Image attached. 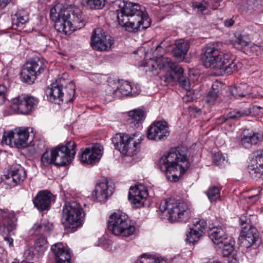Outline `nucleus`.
I'll return each instance as SVG.
<instances>
[{
	"mask_svg": "<svg viewBox=\"0 0 263 263\" xmlns=\"http://www.w3.org/2000/svg\"><path fill=\"white\" fill-rule=\"evenodd\" d=\"M220 42L211 43L206 45L202 56L203 64L206 68H213L220 74H231L242 67L238 59H232L229 52L222 51Z\"/></svg>",
	"mask_w": 263,
	"mask_h": 263,
	"instance_id": "1",
	"label": "nucleus"
},
{
	"mask_svg": "<svg viewBox=\"0 0 263 263\" xmlns=\"http://www.w3.org/2000/svg\"><path fill=\"white\" fill-rule=\"evenodd\" d=\"M114 6L119 8L116 11L119 24L129 31L145 29L150 26V19L144 7L121 1H116Z\"/></svg>",
	"mask_w": 263,
	"mask_h": 263,
	"instance_id": "2",
	"label": "nucleus"
},
{
	"mask_svg": "<svg viewBox=\"0 0 263 263\" xmlns=\"http://www.w3.org/2000/svg\"><path fill=\"white\" fill-rule=\"evenodd\" d=\"M159 165L168 180L181 179L190 167L186 147L181 146L171 148L167 154L161 157Z\"/></svg>",
	"mask_w": 263,
	"mask_h": 263,
	"instance_id": "3",
	"label": "nucleus"
},
{
	"mask_svg": "<svg viewBox=\"0 0 263 263\" xmlns=\"http://www.w3.org/2000/svg\"><path fill=\"white\" fill-rule=\"evenodd\" d=\"M61 4H57L50 9V16L54 22V28L64 34H70L85 25L82 12L79 9L72 12L63 9Z\"/></svg>",
	"mask_w": 263,
	"mask_h": 263,
	"instance_id": "4",
	"label": "nucleus"
},
{
	"mask_svg": "<svg viewBox=\"0 0 263 263\" xmlns=\"http://www.w3.org/2000/svg\"><path fill=\"white\" fill-rule=\"evenodd\" d=\"M159 214L171 222L186 221L191 216V211L189 203L170 199L161 202Z\"/></svg>",
	"mask_w": 263,
	"mask_h": 263,
	"instance_id": "5",
	"label": "nucleus"
},
{
	"mask_svg": "<svg viewBox=\"0 0 263 263\" xmlns=\"http://www.w3.org/2000/svg\"><path fill=\"white\" fill-rule=\"evenodd\" d=\"M108 228L116 236L129 237L134 234L135 227L128 216L121 211L112 214L108 220Z\"/></svg>",
	"mask_w": 263,
	"mask_h": 263,
	"instance_id": "6",
	"label": "nucleus"
},
{
	"mask_svg": "<svg viewBox=\"0 0 263 263\" xmlns=\"http://www.w3.org/2000/svg\"><path fill=\"white\" fill-rule=\"evenodd\" d=\"M64 80H57L48 89L49 98L51 102L60 104L72 100L75 93V85L70 82L64 87Z\"/></svg>",
	"mask_w": 263,
	"mask_h": 263,
	"instance_id": "7",
	"label": "nucleus"
},
{
	"mask_svg": "<svg viewBox=\"0 0 263 263\" xmlns=\"http://www.w3.org/2000/svg\"><path fill=\"white\" fill-rule=\"evenodd\" d=\"M143 138L136 134L129 135L118 134L112 140L115 148L125 156H132L136 154Z\"/></svg>",
	"mask_w": 263,
	"mask_h": 263,
	"instance_id": "8",
	"label": "nucleus"
},
{
	"mask_svg": "<svg viewBox=\"0 0 263 263\" xmlns=\"http://www.w3.org/2000/svg\"><path fill=\"white\" fill-rule=\"evenodd\" d=\"M83 213L81 205L75 201L65 203L62 210V223L69 228H76L82 225Z\"/></svg>",
	"mask_w": 263,
	"mask_h": 263,
	"instance_id": "9",
	"label": "nucleus"
},
{
	"mask_svg": "<svg viewBox=\"0 0 263 263\" xmlns=\"http://www.w3.org/2000/svg\"><path fill=\"white\" fill-rule=\"evenodd\" d=\"M77 144L70 141L65 145L58 146L53 148L54 165L65 166L71 163L76 154Z\"/></svg>",
	"mask_w": 263,
	"mask_h": 263,
	"instance_id": "10",
	"label": "nucleus"
},
{
	"mask_svg": "<svg viewBox=\"0 0 263 263\" xmlns=\"http://www.w3.org/2000/svg\"><path fill=\"white\" fill-rule=\"evenodd\" d=\"M28 128L20 127L14 131L5 132L2 139L3 144L17 148L24 147L27 145L29 137Z\"/></svg>",
	"mask_w": 263,
	"mask_h": 263,
	"instance_id": "11",
	"label": "nucleus"
},
{
	"mask_svg": "<svg viewBox=\"0 0 263 263\" xmlns=\"http://www.w3.org/2000/svg\"><path fill=\"white\" fill-rule=\"evenodd\" d=\"M46 66L43 60L35 58L27 62L21 75L22 81L29 84H32L37 77L43 73Z\"/></svg>",
	"mask_w": 263,
	"mask_h": 263,
	"instance_id": "12",
	"label": "nucleus"
},
{
	"mask_svg": "<svg viewBox=\"0 0 263 263\" xmlns=\"http://www.w3.org/2000/svg\"><path fill=\"white\" fill-rule=\"evenodd\" d=\"M38 103L34 97L21 95L12 100L10 107L17 114L26 115L34 110Z\"/></svg>",
	"mask_w": 263,
	"mask_h": 263,
	"instance_id": "13",
	"label": "nucleus"
},
{
	"mask_svg": "<svg viewBox=\"0 0 263 263\" xmlns=\"http://www.w3.org/2000/svg\"><path fill=\"white\" fill-rule=\"evenodd\" d=\"M144 67L146 72H154L157 69H161L164 67H168L171 70L168 73L176 72L180 67L178 64L173 62L170 58L164 56L157 57L156 59H149L145 62Z\"/></svg>",
	"mask_w": 263,
	"mask_h": 263,
	"instance_id": "14",
	"label": "nucleus"
},
{
	"mask_svg": "<svg viewBox=\"0 0 263 263\" xmlns=\"http://www.w3.org/2000/svg\"><path fill=\"white\" fill-rule=\"evenodd\" d=\"M118 84L116 87H112L111 85L107 87L106 92L108 95L120 98L129 95L136 96L140 91L139 86L136 85L133 86L129 82H119Z\"/></svg>",
	"mask_w": 263,
	"mask_h": 263,
	"instance_id": "15",
	"label": "nucleus"
},
{
	"mask_svg": "<svg viewBox=\"0 0 263 263\" xmlns=\"http://www.w3.org/2000/svg\"><path fill=\"white\" fill-rule=\"evenodd\" d=\"M90 44L94 50L102 51L109 50L113 43L111 37H107L102 28H98L93 30Z\"/></svg>",
	"mask_w": 263,
	"mask_h": 263,
	"instance_id": "16",
	"label": "nucleus"
},
{
	"mask_svg": "<svg viewBox=\"0 0 263 263\" xmlns=\"http://www.w3.org/2000/svg\"><path fill=\"white\" fill-rule=\"evenodd\" d=\"M147 196V187L143 183H139L129 188L128 200L136 208L142 206Z\"/></svg>",
	"mask_w": 263,
	"mask_h": 263,
	"instance_id": "17",
	"label": "nucleus"
},
{
	"mask_svg": "<svg viewBox=\"0 0 263 263\" xmlns=\"http://www.w3.org/2000/svg\"><path fill=\"white\" fill-rule=\"evenodd\" d=\"M102 150L99 144L82 149L78 154L79 159L83 163L92 164L101 159Z\"/></svg>",
	"mask_w": 263,
	"mask_h": 263,
	"instance_id": "18",
	"label": "nucleus"
},
{
	"mask_svg": "<svg viewBox=\"0 0 263 263\" xmlns=\"http://www.w3.org/2000/svg\"><path fill=\"white\" fill-rule=\"evenodd\" d=\"M170 131L167 124L165 121L154 123L148 128L147 138L149 139L159 141L168 136Z\"/></svg>",
	"mask_w": 263,
	"mask_h": 263,
	"instance_id": "19",
	"label": "nucleus"
},
{
	"mask_svg": "<svg viewBox=\"0 0 263 263\" xmlns=\"http://www.w3.org/2000/svg\"><path fill=\"white\" fill-rule=\"evenodd\" d=\"M115 190L114 182H99L92 192V195L97 201L104 202L111 195Z\"/></svg>",
	"mask_w": 263,
	"mask_h": 263,
	"instance_id": "20",
	"label": "nucleus"
},
{
	"mask_svg": "<svg viewBox=\"0 0 263 263\" xmlns=\"http://www.w3.org/2000/svg\"><path fill=\"white\" fill-rule=\"evenodd\" d=\"M54 200V196L50 192L43 190L36 194L33 202L38 210L43 211L49 209L51 201Z\"/></svg>",
	"mask_w": 263,
	"mask_h": 263,
	"instance_id": "21",
	"label": "nucleus"
},
{
	"mask_svg": "<svg viewBox=\"0 0 263 263\" xmlns=\"http://www.w3.org/2000/svg\"><path fill=\"white\" fill-rule=\"evenodd\" d=\"M51 250L54 255L55 263H70L71 256L69 250L62 243L53 245Z\"/></svg>",
	"mask_w": 263,
	"mask_h": 263,
	"instance_id": "22",
	"label": "nucleus"
},
{
	"mask_svg": "<svg viewBox=\"0 0 263 263\" xmlns=\"http://www.w3.org/2000/svg\"><path fill=\"white\" fill-rule=\"evenodd\" d=\"M166 83H175L177 82L179 85L186 91L190 89V82L189 80L184 76L183 70L181 67L174 73H167L165 76Z\"/></svg>",
	"mask_w": 263,
	"mask_h": 263,
	"instance_id": "23",
	"label": "nucleus"
},
{
	"mask_svg": "<svg viewBox=\"0 0 263 263\" xmlns=\"http://www.w3.org/2000/svg\"><path fill=\"white\" fill-rule=\"evenodd\" d=\"M258 235L256 228L250 226L249 229L245 227L241 232L240 240L242 246L248 248L253 245L258 240Z\"/></svg>",
	"mask_w": 263,
	"mask_h": 263,
	"instance_id": "24",
	"label": "nucleus"
},
{
	"mask_svg": "<svg viewBox=\"0 0 263 263\" xmlns=\"http://www.w3.org/2000/svg\"><path fill=\"white\" fill-rule=\"evenodd\" d=\"M209 236L216 246L223 243L228 239L226 228L223 226H213L210 228Z\"/></svg>",
	"mask_w": 263,
	"mask_h": 263,
	"instance_id": "25",
	"label": "nucleus"
},
{
	"mask_svg": "<svg viewBox=\"0 0 263 263\" xmlns=\"http://www.w3.org/2000/svg\"><path fill=\"white\" fill-rule=\"evenodd\" d=\"M263 136L259 133L244 130L241 138V144L246 148H250L262 140Z\"/></svg>",
	"mask_w": 263,
	"mask_h": 263,
	"instance_id": "26",
	"label": "nucleus"
},
{
	"mask_svg": "<svg viewBox=\"0 0 263 263\" xmlns=\"http://www.w3.org/2000/svg\"><path fill=\"white\" fill-rule=\"evenodd\" d=\"M52 225L48 221L42 220L34 224L30 230V232L35 235H41L45 236L48 235L52 230Z\"/></svg>",
	"mask_w": 263,
	"mask_h": 263,
	"instance_id": "27",
	"label": "nucleus"
},
{
	"mask_svg": "<svg viewBox=\"0 0 263 263\" xmlns=\"http://www.w3.org/2000/svg\"><path fill=\"white\" fill-rule=\"evenodd\" d=\"M145 118L144 112L141 109H135L128 112L127 122L132 127L137 128Z\"/></svg>",
	"mask_w": 263,
	"mask_h": 263,
	"instance_id": "28",
	"label": "nucleus"
},
{
	"mask_svg": "<svg viewBox=\"0 0 263 263\" xmlns=\"http://www.w3.org/2000/svg\"><path fill=\"white\" fill-rule=\"evenodd\" d=\"M256 165L250 166L252 175L256 174L260 176L263 173V149H258L254 152Z\"/></svg>",
	"mask_w": 263,
	"mask_h": 263,
	"instance_id": "29",
	"label": "nucleus"
},
{
	"mask_svg": "<svg viewBox=\"0 0 263 263\" xmlns=\"http://www.w3.org/2000/svg\"><path fill=\"white\" fill-rule=\"evenodd\" d=\"M6 220L7 224L2 223L0 224V234L3 236L7 235L16 229V218L14 213L13 216H8Z\"/></svg>",
	"mask_w": 263,
	"mask_h": 263,
	"instance_id": "30",
	"label": "nucleus"
},
{
	"mask_svg": "<svg viewBox=\"0 0 263 263\" xmlns=\"http://www.w3.org/2000/svg\"><path fill=\"white\" fill-rule=\"evenodd\" d=\"M251 113L250 108H246L245 109L234 110L230 112L226 117H221L218 119L220 120L219 123H222L229 120H238L241 117H246L249 116Z\"/></svg>",
	"mask_w": 263,
	"mask_h": 263,
	"instance_id": "31",
	"label": "nucleus"
},
{
	"mask_svg": "<svg viewBox=\"0 0 263 263\" xmlns=\"http://www.w3.org/2000/svg\"><path fill=\"white\" fill-rule=\"evenodd\" d=\"M251 88L246 83L240 84L232 88L231 92L237 99L245 97L251 93Z\"/></svg>",
	"mask_w": 263,
	"mask_h": 263,
	"instance_id": "32",
	"label": "nucleus"
},
{
	"mask_svg": "<svg viewBox=\"0 0 263 263\" xmlns=\"http://www.w3.org/2000/svg\"><path fill=\"white\" fill-rule=\"evenodd\" d=\"M26 173L22 168H17L5 174L2 180H8L12 178V181H24L25 179Z\"/></svg>",
	"mask_w": 263,
	"mask_h": 263,
	"instance_id": "33",
	"label": "nucleus"
},
{
	"mask_svg": "<svg viewBox=\"0 0 263 263\" xmlns=\"http://www.w3.org/2000/svg\"><path fill=\"white\" fill-rule=\"evenodd\" d=\"M251 43L248 36L241 34L235 35V39L233 41L234 46L238 49H242L244 47L249 46Z\"/></svg>",
	"mask_w": 263,
	"mask_h": 263,
	"instance_id": "34",
	"label": "nucleus"
},
{
	"mask_svg": "<svg viewBox=\"0 0 263 263\" xmlns=\"http://www.w3.org/2000/svg\"><path fill=\"white\" fill-rule=\"evenodd\" d=\"M202 235L201 232L191 228L186 234V238L185 241L189 244H194L200 239Z\"/></svg>",
	"mask_w": 263,
	"mask_h": 263,
	"instance_id": "35",
	"label": "nucleus"
},
{
	"mask_svg": "<svg viewBox=\"0 0 263 263\" xmlns=\"http://www.w3.org/2000/svg\"><path fill=\"white\" fill-rule=\"evenodd\" d=\"M24 254L26 258L29 259H37L42 256L43 254L38 249H36V248L34 246L26 249Z\"/></svg>",
	"mask_w": 263,
	"mask_h": 263,
	"instance_id": "36",
	"label": "nucleus"
},
{
	"mask_svg": "<svg viewBox=\"0 0 263 263\" xmlns=\"http://www.w3.org/2000/svg\"><path fill=\"white\" fill-rule=\"evenodd\" d=\"M217 246L221 249V253L224 256H228L234 251V247L230 240L228 239L220 245Z\"/></svg>",
	"mask_w": 263,
	"mask_h": 263,
	"instance_id": "37",
	"label": "nucleus"
},
{
	"mask_svg": "<svg viewBox=\"0 0 263 263\" xmlns=\"http://www.w3.org/2000/svg\"><path fill=\"white\" fill-rule=\"evenodd\" d=\"M88 9H100L104 7L105 0H84Z\"/></svg>",
	"mask_w": 263,
	"mask_h": 263,
	"instance_id": "38",
	"label": "nucleus"
},
{
	"mask_svg": "<svg viewBox=\"0 0 263 263\" xmlns=\"http://www.w3.org/2000/svg\"><path fill=\"white\" fill-rule=\"evenodd\" d=\"M53 156V148L51 149L50 152L46 151L42 156V163L45 166H47L52 163L54 164Z\"/></svg>",
	"mask_w": 263,
	"mask_h": 263,
	"instance_id": "39",
	"label": "nucleus"
},
{
	"mask_svg": "<svg viewBox=\"0 0 263 263\" xmlns=\"http://www.w3.org/2000/svg\"><path fill=\"white\" fill-rule=\"evenodd\" d=\"M34 246L44 254L48 247L47 241L44 236H41L35 240Z\"/></svg>",
	"mask_w": 263,
	"mask_h": 263,
	"instance_id": "40",
	"label": "nucleus"
},
{
	"mask_svg": "<svg viewBox=\"0 0 263 263\" xmlns=\"http://www.w3.org/2000/svg\"><path fill=\"white\" fill-rule=\"evenodd\" d=\"M206 195L211 202L214 201L220 197V190L217 186H212L209 189Z\"/></svg>",
	"mask_w": 263,
	"mask_h": 263,
	"instance_id": "41",
	"label": "nucleus"
},
{
	"mask_svg": "<svg viewBox=\"0 0 263 263\" xmlns=\"http://www.w3.org/2000/svg\"><path fill=\"white\" fill-rule=\"evenodd\" d=\"M213 161L215 165L221 166L225 165L228 163L227 157L219 153L215 154Z\"/></svg>",
	"mask_w": 263,
	"mask_h": 263,
	"instance_id": "42",
	"label": "nucleus"
},
{
	"mask_svg": "<svg viewBox=\"0 0 263 263\" xmlns=\"http://www.w3.org/2000/svg\"><path fill=\"white\" fill-rule=\"evenodd\" d=\"M249 7L255 10H261L263 7V0H246Z\"/></svg>",
	"mask_w": 263,
	"mask_h": 263,
	"instance_id": "43",
	"label": "nucleus"
},
{
	"mask_svg": "<svg viewBox=\"0 0 263 263\" xmlns=\"http://www.w3.org/2000/svg\"><path fill=\"white\" fill-rule=\"evenodd\" d=\"M15 17L13 20V24L17 26H21L28 20V16L27 15H21V13H17Z\"/></svg>",
	"mask_w": 263,
	"mask_h": 263,
	"instance_id": "44",
	"label": "nucleus"
},
{
	"mask_svg": "<svg viewBox=\"0 0 263 263\" xmlns=\"http://www.w3.org/2000/svg\"><path fill=\"white\" fill-rule=\"evenodd\" d=\"M176 47L175 48H179V51L183 52H188L190 45L187 41H185L183 40H180L176 42Z\"/></svg>",
	"mask_w": 263,
	"mask_h": 263,
	"instance_id": "45",
	"label": "nucleus"
},
{
	"mask_svg": "<svg viewBox=\"0 0 263 263\" xmlns=\"http://www.w3.org/2000/svg\"><path fill=\"white\" fill-rule=\"evenodd\" d=\"M192 7L194 9L197 10L198 12L202 13L205 10L208 9V7L206 4H205V0H203L202 2H195L192 3Z\"/></svg>",
	"mask_w": 263,
	"mask_h": 263,
	"instance_id": "46",
	"label": "nucleus"
},
{
	"mask_svg": "<svg viewBox=\"0 0 263 263\" xmlns=\"http://www.w3.org/2000/svg\"><path fill=\"white\" fill-rule=\"evenodd\" d=\"M179 48H174L173 50V56L178 62H182L185 58L187 52L179 51Z\"/></svg>",
	"mask_w": 263,
	"mask_h": 263,
	"instance_id": "47",
	"label": "nucleus"
},
{
	"mask_svg": "<svg viewBox=\"0 0 263 263\" xmlns=\"http://www.w3.org/2000/svg\"><path fill=\"white\" fill-rule=\"evenodd\" d=\"M136 263H162L159 259L152 257L150 255H144L141 260Z\"/></svg>",
	"mask_w": 263,
	"mask_h": 263,
	"instance_id": "48",
	"label": "nucleus"
},
{
	"mask_svg": "<svg viewBox=\"0 0 263 263\" xmlns=\"http://www.w3.org/2000/svg\"><path fill=\"white\" fill-rule=\"evenodd\" d=\"M206 228V222L204 220H200L194 224V227L192 228L194 230H196L198 232H201V234L202 235L204 232L205 231Z\"/></svg>",
	"mask_w": 263,
	"mask_h": 263,
	"instance_id": "49",
	"label": "nucleus"
},
{
	"mask_svg": "<svg viewBox=\"0 0 263 263\" xmlns=\"http://www.w3.org/2000/svg\"><path fill=\"white\" fill-rule=\"evenodd\" d=\"M172 44L171 41L168 38L162 41L159 45L157 46L156 51L158 50V52H161V49H163L164 50H166L168 47H170Z\"/></svg>",
	"mask_w": 263,
	"mask_h": 263,
	"instance_id": "50",
	"label": "nucleus"
},
{
	"mask_svg": "<svg viewBox=\"0 0 263 263\" xmlns=\"http://www.w3.org/2000/svg\"><path fill=\"white\" fill-rule=\"evenodd\" d=\"M8 92L7 87L4 85H0V105L3 104L6 99Z\"/></svg>",
	"mask_w": 263,
	"mask_h": 263,
	"instance_id": "51",
	"label": "nucleus"
},
{
	"mask_svg": "<svg viewBox=\"0 0 263 263\" xmlns=\"http://www.w3.org/2000/svg\"><path fill=\"white\" fill-rule=\"evenodd\" d=\"M91 80L98 84H101L105 80V78L103 75L99 73L93 74L91 78Z\"/></svg>",
	"mask_w": 263,
	"mask_h": 263,
	"instance_id": "52",
	"label": "nucleus"
},
{
	"mask_svg": "<svg viewBox=\"0 0 263 263\" xmlns=\"http://www.w3.org/2000/svg\"><path fill=\"white\" fill-rule=\"evenodd\" d=\"M205 4L208 8L216 9L219 6V2L217 0H205Z\"/></svg>",
	"mask_w": 263,
	"mask_h": 263,
	"instance_id": "53",
	"label": "nucleus"
},
{
	"mask_svg": "<svg viewBox=\"0 0 263 263\" xmlns=\"http://www.w3.org/2000/svg\"><path fill=\"white\" fill-rule=\"evenodd\" d=\"M13 213L14 212L12 211H10L7 209H0V219L2 218L3 219H6L8 216L13 217Z\"/></svg>",
	"mask_w": 263,
	"mask_h": 263,
	"instance_id": "54",
	"label": "nucleus"
},
{
	"mask_svg": "<svg viewBox=\"0 0 263 263\" xmlns=\"http://www.w3.org/2000/svg\"><path fill=\"white\" fill-rule=\"evenodd\" d=\"M219 91L211 90L208 93L209 102H214L218 97Z\"/></svg>",
	"mask_w": 263,
	"mask_h": 263,
	"instance_id": "55",
	"label": "nucleus"
},
{
	"mask_svg": "<svg viewBox=\"0 0 263 263\" xmlns=\"http://www.w3.org/2000/svg\"><path fill=\"white\" fill-rule=\"evenodd\" d=\"M234 24V21L232 18L227 19L224 21V25L226 27H230Z\"/></svg>",
	"mask_w": 263,
	"mask_h": 263,
	"instance_id": "56",
	"label": "nucleus"
},
{
	"mask_svg": "<svg viewBox=\"0 0 263 263\" xmlns=\"http://www.w3.org/2000/svg\"><path fill=\"white\" fill-rule=\"evenodd\" d=\"M5 241L7 242V243L9 247H12L13 245V240L12 238L8 237V236H4V238Z\"/></svg>",
	"mask_w": 263,
	"mask_h": 263,
	"instance_id": "57",
	"label": "nucleus"
},
{
	"mask_svg": "<svg viewBox=\"0 0 263 263\" xmlns=\"http://www.w3.org/2000/svg\"><path fill=\"white\" fill-rule=\"evenodd\" d=\"M11 0H0V7L5 8Z\"/></svg>",
	"mask_w": 263,
	"mask_h": 263,
	"instance_id": "58",
	"label": "nucleus"
},
{
	"mask_svg": "<svg viewBox=\"0 0 263 263\" xmlns=\"http://www.w3.org/2000/svg\"><path fill=\"white\" fill-rule=\"evenodd\" d=\"M7 254L6 251L3 247H0V260L2 259L6 256Z\"/></svg>",
	"mask_w": 263,
	"mask_h": 263,
	"instance_id": "59",
	"label": "nucleus"
},
{
	"mask_svg": "<svg viewBox=\"0 0 263 263\" xmlns=\"http://www.w3.org/2000/svg\"><path fill=\"white\" fill-rule=\"evenodd\" d=\"M212 88L213 91H219V86L218 83H214L212 86Z\"/></svg>",
	"mask_w": 263,
	"mask_h": 263,
	"instance_id": "60",
	"label": "nucleus"
},
{
	"mask_svg": "<svg viewBox=\"0 0 263 263\" xmlns=\"http://www.w3.org/2000/svg\"><path fill=\"white\" fill-rule=\"evenodd\" d=\"M245 218L244 216H241L240 217V220L241 221V223H247V220L245 218Z\"/></svg>",
	"mask_w": 263,
	"mask_h": 263,
	"instance_id": "61",
	"label": "nucleus"
},
{
	"mask_svg": "<svg viewBox=\"0 0 263 263\" xmlns=\"http://www.w3.org/2000/svg\"><path fill=\"white\" fill-rule=\"evenodd\" d=\"M3 184H2L3 186H5L6 188H8V184L7 183V182H3Z\"/></svg>",
	"mask_w": 263,
	"mask_h": 263,
	"instance_id": "62",
	"label": "nucleus"
},
{
	"mask_svg": "<svg viewBox=\"0 0 263 263\" xmlns=\"http://www.w3.org/2000/svg\"><path fill=\"white\" fill-rule=\"evenodd\" d=\"M11 263H19V261L18 260H15L13 261H12Z\"/></svg>",
	"mask_w": 263,
	"mask_h": 263,
	"instance_id": "63",
	"label": "nucleus"
},
{
	"mask_svg": "<svg viewBox=\"0 0 263 263\" xmlns=\"http://www.w3.org/2000/svg\"><path fill=\"white\" fill-rule=\"evenodd\" d=\"M106 249H107V250H108V251H114V250L112 249V248H111L110 249H109V248H106Z\"/></svg>",
	"mask_w": 263,
	"mask_h": 263,
	"instance_id": "64",
	"label": "nucleus"
}]
</instances>
